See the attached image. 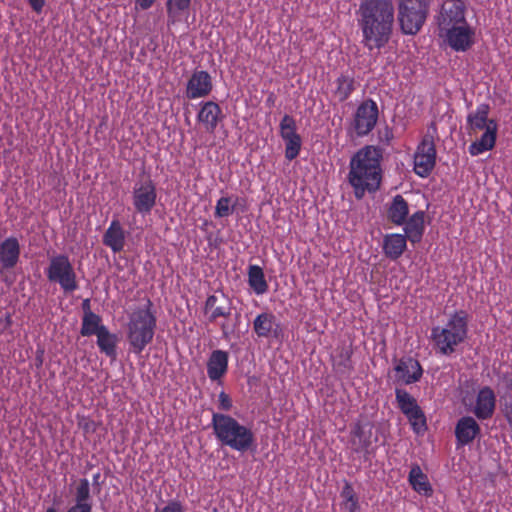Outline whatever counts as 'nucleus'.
<instances>
[{"label":"nucleus","mask_w":512,"mask_h":512,"mask_svg":"<svg viewBox=\"0 0 512 512\" xmlns=\"http://www.w3.org/2000/svg\"><path fill=\"white\" fill-rule=\"evenodd\" d=\"M372 427L368 431L365 430V426L361 423H356L351 430V444L352 449L355 453L367 451L371 446Z\"/></svg>","instance_id":"nucleus-28"},{"label":"nucleus","mask_w":512,"mask_h":512,"mask_svg":"<svg viewBox=\"0 0 512 512\" xmlns=\"http://www.w3.org/2000/svg\"><path fill=\"white\" fill-rule=\"evenodd\" d=\"M382 154L374 146H365L357 151L350 160L348 182L357 199H362L366 192L379 189L382 179Z\"/></svg>","instance_id":"nucleus-2"},{"label":"nucleus","mask_w":512,"mask_h":512,"mask_svg":"<svg viewBox=\"0 0 512 512\" xmlns=\"http://www.w3.org/2000/svg\"><path fill=\"white\" fill-rule=\"evenodd\" d=\"M349 363H350V355H349V353L347 352V353H346V359L344 360V362H343V363H341V365H343V366H344V368H346V369H350V364H349Z\"/></svg>","instance_id":"nucleus-49"},{"label":"nucleus","mask_w":512,"mask_h":512,"mask_svg":"<svg viewBox=\"0 0 512 512\" xmlns=\"http://www.w3.org/2000/svg\"><path fill=\"white\" fill-rule=\"evenodd\" d=\"M430 0H399L398 21L405 35H416L425 24L429 15Z\"/></svg>","instance_id":"nucleus-6"},{"label":"nucleus","mask_w":512,"mask_h":512,"mask_svg":"<svg viewBox=\"0 0 512 512\" xmlns=\"http://www.w3.org/2000/svg\"><path fill=\"white\" fill-rule=\"evenodd\" d=\"M393 371L395 374L394 383L398 385L414 384L423 376V368L420 362L411 356L396 360Z\"/></svg>","instance_id":"nucleus-14"},{"label":"nucleus","mask_w":512,"mask_h":512,"mask_svg":"<svg viewBox=\"0 0 512 512\" xmlns=\"http://www.w3.org/2000/svg\"><path fill=\"white\" fill-rule=\"evenodd\" d=\"M248 284L257 295L265 294L268 291V283L265 279L263 269L260 266H249Z\"/></svg>","instance_id":"nucleus-33"},{"label":"nucleus","mask_w":512,"mask_h":512,"mask_svg":"<svg viewBox=\"0 0 512 512\" xmlns=\"http://www.w3.org/2000/svg\"><path fill=\"white\" fill-rule=\"evenodd\" d=\"M204 313L210 323H215L218 318H229L232 313V301L221 292L211 294L204 303Z\"/></svg>","instance_id":"nucleus-15"},{"label":"nucleus","mask_w":512,"mask_h":512,"mask_svg":"<svg viewBox=\"0 0 512 512\" xmlns=\"http://www.w3.org/2000/svg\"><path fill=\"white\" fill-rule=\"evenodd\" d=\"M480 431V426L473 417H461L455 426L457 446L470 444L480 434Z\"/></svg>","instance_id":"nucleus-20"},{"label":"nucleus","mask_w":512,"mask_h":512,"mask_svg":"<svg viewBox=\"0 0 512 512\" xmlns=\"http://www.w3.org/2000/svg\"><path fill=\"white\" fill-rule=\"evenodd\" d=\"M156 0H135L136 7L141 10H148L150 9Z\"/></svg>","instance_id":"nucleus-45"},{"label":"nucleus","mask_w":512,"mask_h":512,"mask_svg":"<svg viewBox=\"0 0 512 512\" xmlns=\"http://www.w3.org/2000/svg\"><path fill=\"white\" fill-rule=\"evenodd\" d=\"M191 0H167L166 10L169 22L174 23L177 16L190 7Z\"/></svg>","instance_id":"nucleus-37"},{"label":"nucleus","mask_w":512,"mask_h":512,"mask_svg":"<svg viewBox=\"0 0 512 512\" xmlns=\"http://www.w3.org/2000/svg\"><path fill=\"white\" fill-rule=\"evenodd\" d=\"M285 142V158L289 161L295 159L301 150L302 140L300 135L282 138Z\"/></svg>","instance_id":"nucleus-38"},{"label":"nucleus","mask_w":512,"mask_h":512,"mask_svg":"<svg viewBox=\"0 0 512 512\" xmlns=\"http://www.w3.org/2000/svg\"><path fill=\"white\" fill-rule=\"evenodd\" d=\"M495 406V393L490 387L485 386L481 388L477 394L473 413L478 419L486 420L491 418L494 414Z\"/></svg>","instance_id":"nucleus-21"},{"label":"nucleus","mask_w":512,"mask_h":512,"mask_svg":"<svg viewBox=\"0 0 512 512\" xmlns=\"http://www.w3.org/2000/svg\"><path fill=\"white\" fill-rule=\"evenodd\" d=\"M490 112V107L488 104H480L477 106L476 110L469 113L467 116V128L469 132H477L483 129H487L489 121L488 115Z\"/></svg>","instance_id":"nucleus-27"},{"label":"nucleus","mask_w":512,"mask_h":512,"mask_svg":"<svg viewBox=\"0 0 512 512\" xmlns=\"http://www.w3.org/2000/svg\"><path fill=\"white\" fill-rule=\"evenodd\" d=\"M67 512H93L92 504H72Z\"/></svg>","instance_id":"nucleus-43"},{"label":"nucleus","mask_w":512,"mask_h":512,"mask_svg":"<svg viewBox=\"0 0 512 512\" xmlns=\"http://www.w3.org/2000/svg\"><path fill=\"white\" fill-rule=\"evenodd\" d=\"M153 303L147 299L143 308L133 311L127 324V340L131 351L140 354L153 340L157 318L152 310Z\"/></svg>","instance_id":"nucleus-5"},{"label":"nucleus","mask_w":512,"mask_h":512,"mask_svg":"<svg viewBox=\"0 0 512 512\" xmlns=\"http://www.w3.org/2000/svg\"><path fill=\"white\" fill-rule=\"evenodd\" d=\"M497 130V122L495 120H490L487 129H485V132L481 135L480 139L469 145L468 150L470 155L477 156L486 151L492 150L496 144Z\"/></svg>","instance_id":"nucleus-23"},{"label":"nucleus","mask_w":512,"mask_h":512,"mask_svg":"<svg viewBox=\"0 0 512 512\" xmlns=\"http://www.w3.org/2000/svg\"><path fill=\"white\" fill-rule=\"evenodd\" d=\"M101 328H107L102 324V318L96 313L83 315L80 334L82 336L98 335Z\"/></svg>","instance_id":"nucleus-34"},{"label":"nucleus","mask_w":512,"mask_h":512,"mask_svg":"<svg viewBox=\"0 0 512 512\" xmlns=\"http://www.w3.org/2000/svg\"><path fill=\"white\" fill-rule=\"evenodd\" d=\"M349 512H360L359 510H353V511H349Z\"/></svg>","instance_id":"nucleus-53"},{"label":"nucleus","mask_w":512,"mask_h":512,"mask_svg":"<svg viewBox=\"0 0 512 512\" xmlns=\"http://www.w3.org/2000/svg\"><path fill=\"white\" fill-rule=\"evenodd\" d=\"M334 84L335 89L333 90V94L339 102H344L349 99L356 90L355 78L350 74H341L336 78Z\"/></svg>","instance_id":"nucleus-30"},{"label":"nucleus","mask_w":512,"mask_h":512,"mask_svg":"<svg viewBox=\"0 0 512 512\" xmlns=\"http://www.w3.org/2000/svg\"><path fill=\"white\" fill-rule=\"evenodd\" d=\"M379 118V109L373 99L362 101L353 115L352 126L358 137L367 136L376 126Z\"/></svg>","instance_id":"nucleus-11"},{"label":"nucleus","mask_w":512,"mask_h":512,"mask_svg":"<svg viewBox=\"0 0 512 512\" xmlns=\"http://www.w3.org/2000/svg\"><path fill=\"white\" fill-rule=\"evenodd\" d=\"M213 89L211 75L204 70H196L192 73L186 84L185 95L189 100L204 98Z\"/></svg>","instance_id":"nucleus-16"},{"label":"nucleus","mask_w":512,"mask_h":512,"mask_svg":"<svg viewBox=\"0 0 512 512\" xmlns=\"http://www.w3.org/2000/svg\"><path fill=\"white\" fill-rule=\"evenodd\" d=\"M224 114L218 103L214 101L201 102L197 113V121L208 133H214L218 124L224 119Z\"/></svg>","instance_id":"nucleus-17"},{"label":"nucleus","mask_w":512,"mask_h":512,"mask_svg":"<svg viewBox=\"0 0 512 512\" xmlns=\"http://www.w3.org/2000/svg\"><path fill=\"white\" fill-rule=\"evenodd\" d=\"M274 326L278 328L279 324L276 322V316L271 312H263L257 315L253 321V330L260 338H268Z\"/></svg>","instance_id":"nucleus-32"},{"label":"nucleus","mask_w":512,"mask_h":512,"mask_svg":"<svg viewBox=\"0 0 512 512\" xmlns=\"http://www.w3.org/2000/svg\"><path fill=\"white\" fill-rule=\"evenodd\" d=\"M408 214L409 206L404 197L399 194L394 196L390 206L388 207V219L395 225H402L405 223Z\"/></svg>","instance_id":"nucleus-26"},{"label":"nucleus","mask_w":512,"mask_h":512,"mask_svg":"<svg viewBox=\"0 0 512 512\" xmlns=\"http://www.w3.org/2000/svg\"><path fill=\"white\" fill-rule=\"evenodd\" d=\"M229 355L224 350H214L207 360V375L213 382L221 384L222 378L228 371Z\"/></svg>","instance_id":"nucleus-19"},{"label":"nucleus","mask_w":512,"mask_h":512,"mask_svg":"<svg viewBox=\"0 0 512 512\" xmlns=\"http://www.w3.org/2000/svg\"><path fill=\"white\" fill-rule=\"evenodd\" d=\"M439 36L455 52H466L476 42V30L468 22L439 32Z\"/></svg>","instance_id":"nucleus-10"},{"label":"nucleus","mask_w":512,"mask_h":512,"mask_svg":"<svg viewBox=\"0 0 512 512\" xmlns=\"http://www.w3.org/2000/svg\"><path fill=\"white\" fill-rule=\"evenodd\" d=\"M132 203L137 213L143 216L151 213L157 203V188L150 177L135 182L132 191Z\"/></svg>","instance_id":"nucleus-9"},{"label":"nucleus","mask_w":512,"mask_h":512,"mask_svg":"<svg viewBox=\"0 0 512 512\" xmlns=\"http://www.w3.org/2000/svg\"><path fill=\"white\" fill-rule=\"evenodd\" d=\"M82 309H83V315H87V313H94L91 310L90 299L83 300V302H82Z\"/></svg>","instance_id":"nucleus-48"},{"label":"nucleus","mask_w":512,"mask_h":512,"mask_svg":"<svg viewBox=\"0 0 512 512\" xmlns=\"http://www.w3.org/2000/svg\"><path fill=\"white\" fill-rule=\"evenodd\" d=\"M340 497L343 499V506L349 512L353 510H360L358 496L352 484L345 480L343 488L340 492Z\"/></svg>","instance_id":"nucleus-35"},{"label":"nucleus","mask_w":512,"mask_h":512,"mask_svg":"<svg viewBox=\"0 0 512 512\" xmlns=\"http://www.w3.org/2000/svg\"><path fill=\"white\" fill-rule=\"evenodd\" d=\"M231 197H221L217 200L214 215L216 218H224L230 216L235 208V204L231 205Z\"/></svg>","instance_id":"nucleus-40"},{"label":"nucleus","mask_w":512,"mask_h":512,"mask_svg":"<svg viewBox=\"0 0 512 512\" xmlns=\"http://www.w3.org/2000/svg\"><path fill=\"white\" fill-rule=\"evenodd\" d=\"M155 512H186L183 504L179 500H170L161 509L156 508Z\"/></svg>","instance_id":"nucleus-42"},{"label":"nucleus","mask_w":512,"mask_h":512,"mask_svg":"<svg viewBox=\"0 0 512 512\" xmlns=\"http://www.w3.org/2000/svg\"><path fill=\"white\" fill-rule=\"evenodd\" d=\"M103 244L113 253H120L126 243V231L118 219H113L102 238Z\"/></svg>","instance_id":"nucleus-22"},{"label":"nucleus","mask_w":512,"mask_h":512,"mask_svg":"<svg viewBox=\"0 0 512 512\" xmlns=\"http://www.w3.org/2000/svg\"><path fill=\"white\" fill-rule=\"evenodd\" d=\"M211 427L216 439L223 446L239 452H246L255 446V435L252 429L229 414L214 412Z\"/></svg>","instance_id":"nucleus-3"},{"label":"nucleus","mask_w":512,"mask_h":512,"mask_svg":"<svg viewBox=\"0 0 512 512\" xmlns=\"http://www.w3.org/2000/svg\"><path fill=\"white\" fill-rule=\"evenodd\" d=\"M73 504H92L90 483L87 478H81L78 481Z\"/></svg>","instance_id":"nucleus-36"},{"label":"nucleus","mask_w":512,"mask_h":512,"mask_svg":"<svg viewBox=\"0 0 512 512\" xmlns=\"http://www.w3.org/2000/svg\"><path fill=\"white\" fill-rule=\"evenodd\" d=\"M468 314L464 310L455 311L443 326L431 329V341L436 353L450 356L465 342L468 335Z\"/></svg>","instance_id":"nucleus-4"},{"label":"nucleus","mask_w":512,"mask_h":512,"mask_svg":"<svg viewBox=\"0 0 512 512\" xmlns=\"http://www.w3.org/2000/svg\"><path fill=\"white\" fill-rule=\"evenodd\" d=\"M100 477H101V474L99 472H97L96 474L93 475V484L94 485H99Z\"/></svg>","instance_id":"nucleus-50"},{"label":"nucleus","mask_w":512,"mask_h":512,"mask_svg":"<svg viewBox=\"0 0 512 512\" xmlns=\"http://www.w3.org/2000/svg\"><path fill=\"white\" fill-rule=\"evenodd\" d=\"M395 398L400 411L408 419L412 430L416 434H422L427 429L426 417L417 400L405 389L396 388Z\"/></svg>","instance_id":"nucleus-8"},{"label":"nucleus","mask_w":512,"mask_h":512,"mask_svg":"<svg viewBox=\"0 0 512 512\" xmlns=\"http://www.w3.org/2000/svg\"><path fill=\"white\" fill-rule=\"evenodd\" d=\"M21 253L19 240L10 236L0 242V267L1 270L13 269L19 262Z\"/></svg>","instance_id":"nucleus-18"},{"label":"nucleus","mask_w":512,"mask_h":512,"mask_svg":"<svg viewBox=\"0 0 512 512\" xmlns=\"http://www.w3.org/2000/svg\"><path fill=\"white\" fill-rule=\"evenodd\" d=\"M233 407L231 397L224 391L218 395V409L223 412H229Z\"/></svg>","instance_id":"nucleus-41"},{"label":"nucleus","mask_w":512,"mask_h":512,"mask_svg":"<svg viewBox=\"0 0 512 512\" xmlns=\"http://www.w3.org/2000/svg\"><path fill=\"white\" fill-rule=\"evenodd\" d=\"M408 480L412 488L421 495L431 496L432 487L428 481V477L423 473L421 467L418 464L411 466Z\"/></svg>","instance_id":"nucleus-29"},{"label":"nucleus","mask_w":512,"mask_h":512,"mask_svg":"<svg viewBox=\"0 0 512 512\" xmlns=\"http://www.w3.org/2000/svg\"><path fill=\"white\" fill-rule=\"evenodd\" d=\"M117 342L116 334L111 333L108 328H101L100 333L97 335V346L111 360L117 358Z\"/></svg>","instance_id":"nucleus-31"},{"label":"nucleus","mask_w":512,"mask_h":512,"mask_svg":"<svg viewBox=\"0 0 512 512\" xmlns=\"http://www.w3.org/2000/svg\"><path fill=\"white\" fill-rule=\"evenodd\" d=\"M46 512H57L54 507H49Z\"/></svg>","instance_id":"nucleus-51"},{"label":"nucleus","mask_w":512,"mask_h":512,"mask_svg":"<svg viewBox=\"0 0 512 512\" xmlns=\"http://www.w3.org/2000/svg\"><path fill=\"white\" fill-rule=\"evenodd\" d=\"M405 236L413 244L419 243L425 231V212L416 211L405 221Z\"/></svg>","instance_id":"nucleus-24"},{"label":"nucleus","mask_w":512,"mask_h":512,"mask_svg":"<svg viewBox=\"0 0 512 512\" xmlns=\"http://www.w3.org/2000/svg\"><path fill=\"white\" fill-rule=\"evenodd\" d=\"M28 4L30 5L31 9L37 13L40 14L43 11V8L46 4V0H27Z\"/></svg>","instance_id":"nucleus-44"},{"label":"nucleus","mask_w":512,"mask_h":512,"mask_svg":"<svg viewBox=\"0 0 512 512\" xmlns=\"http://www.w3.org/2000/svg\"><path fill=\"white\" fill-rule=\"evenodd\" d=\"M45 274L50 282L59 284L65 293H72L78 289L76 272L69 257L65 254L51 257Z\"/></svg>","instance_id":"nucleus-7"},{"label":"nucleus","mask_w":512,"mask_h":512,"mask_svg":"<svg viewBox=\"0 0 512 512\" xmlns=\"http://www.w3.org/2000/svg\"><path fill=\"white\" fill-rule=\"evenodd\" d=\"M7 321H8V323L10 322V315L9 314L7 315Z\"/></svg>","instance_id":"nucleus-52"},{"label":"nucleus","mask_w":512,"mask_h":512,"mask_svg":"<svg viewBox=\"0 0 512 512\" xmlns=\"http://www.w3.org/2000/svg\"><path fill=\"white\" fill-rule=\"evenodd\" d=\"M80 426L85 432H93L95 430V424L90 420H86L83 424L80 423Z\"/></svg>","instance_id":"nucleus-47"},{"label":"nucleus","mask_w":512,"mask_h":512,"mask_svg":"<svg viewBox=\"0 0 512 512\" xmlns=\"http://www.w3.org/2000/svg\"><path fill=\"white\" fill-rule=\"evenodd\" d=\"M436 163V148L431 136H424L414 155V172L425 178L429 176Z\"/></svg>","instance_id":"nucleus-12"},{"label":"nucleus","mask_w":512,"mask_h":512,"mask_svg":"<svg viewBox=\"0 0 512 512\" xmlns=\"http://www.w3.org/2000/svg\"><path fill=\"white\" fill-rule=\"evenodd\" d=\"M279 128H280V135L282 138L293 137V136L299 135L296 132V130H297L296 121L291 115L285 114L283 116V118L281 119Z\"/></svg>","instance_id":"nucleus-39"},{"label":"nucleus","mask_w":512,"mask_h":512,"mask_svg":"<svg viewBox=\"0 0 512 512\" xmlns=\"http://www.w3.org/2000/svg\"><path fill=\"white\" fill-rule=\"evenodd\" d=\"M220 329H221V332H222V336L225 339L229 338L231 333L233 332V330L230 329V327L226 323H222L220 325Z\"/></svg>","instance_id":"nucleus-46"},{"label":"nucleus","mask_w":512,"mask_h":512,"mask_svg":"<svg viewBox=\"0 0 512 512\" xmlns=\"http://www.w3.org/2000/svg\"><path fill=\"white\" fill-rule=\"evenodd\" d=\"M358 16L364 47L369 51L385 47L393 33V0H360Z\"/></svg>","instance_id":"nucleus-1"},{"label":"nucleus","mask_w":512,"mask_h":512,"mask_svg":"<svg viewBox=\"0 0 512 512\" xmlns=\"http://www.w3.org/2000/svg\"><path fill=\"white\" fill-rule=\"evenodd\" d=\"M407 247V238L405 235L392 233L387 234L383 239V252L391 260H397L401 257Z\"/></svg>","instance_id":"nucleus-25"},{"label":"nucleus","mask_w":512,"mask_h":512,"mask_svg":"<svg viewBox=\"0 0 512 512\" xmlns=\"http://www.w3.org/2000/svg\"><path fill=\"white\" fill-rule=\"evenodd\" d=\"M465 4L462 0H446L440 9L437 17L439 32L454 26L465 24Z\"/></svg>","instance_id":"nucleus-13"}]
</instances>
